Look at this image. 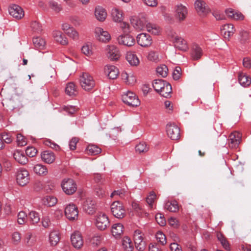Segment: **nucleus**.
Here are the masks:
<instances>
[{"instance_id": "15", "label": "nucleus", "mask_w": 251, "mask_h": 251, "mask_svg": "<svg viewBox=\"0 0 251 251\" xmlns=\"http://www.w3.org/2000/svg\"><path fill=\"white\" fill-rule=\"evenodd\" d=\"M137 41L140 46L146 47L151 44L152 38L148 34L141 33L137 36Z\"/></svg>"}, {"instance_id": "27", "label": "nucleus", "mask_w": 251, "mask_h": 251, "mask_svg": "<svg viewBox=\"0 0 251 251\" xmlns=\"http://www.w3.org/2000/svg\"><path fill=\"white\" fill-rule=\"evenodd\" d=\"M124 226L121 223L114 224L111 228V233L116 238L121 236L123 232Z\"/></svg>"}, {"instance_id": "51", "label": "nucleus", "mask_w": 251, "mask_h": 251, "mask_svg": "<svg viewBox=\"0 0 251 251\" xmlns=\"http://www.w3.org/2000/svg\"><path fill=\"white\" fill-rule=\"evenodd\" d=\"M26 214L25 212H20L18 215L17 222L18 224L20 225L24 224L26 221Z\"/></svg>"}, {"instance_id": "8", "label": "nucleus", "mask_w": 251, "mask_h": 251, "mask_svg": "<svg viewBox=\"0 0 251 251\" xmlns=\"http://www.w3.org/2000/svg\"><path fill=\"white\" fill-rule=\"evenodd\" d=\"M16 180L19 185L22 186L26 185L29 181L28 172L25 169L18 171L17 174Z\"/></svg>"}, {"instance_id": "38", "label": "nucleus", "mask_w": 251, "mask_h": 251, "mask_svg": "<svg viewBox=\"0 0 251 251\" xmlns=\"http://www.w3.org/2000/svg\"><path fill=\"white\" fill-rule=\"evenodd\" d=\"M86 151L88 155H95L101 152V149L96 145H89L86 149Z\"/></svg>"}, {"instance_id": "21", "label": "nucleus", "mask_w": 251, "mask_h": 251, "mask_svg": "<svg viewBox=\"0 0 251 251\" xmlns=\"http://www.w3.org/2000/svg\"><path fill=\"white\" fill-rule=\"evenodd\" d=\"M66 94L70 97H75L78 94L77 87L74 82L68 83L65 88Z\"/></svg>"}, {"instance_id": "40", "label": "nucleus", "mask_w": 251, "mask_h": 251, "mask_svg": "<svg viewBox=\"0 0 251 251\" xmlns=\"http://www.w3.org/2000/svg\"><path fill=\"white\" fill-rule=\"evenodd\" d=\"M57 201V199L53 196H47L43 200V204L49 207L54 206Z\"/></svg>"}, {"instance_id": "49", "label": "nucleus", "mask_w": 251, "mask_h": 251, "mask_svg": "<svg viewBox=\"0 0 251 251\" xmlns=\"http://www.w3.org/2000/svg\"><path fill=\"white\" fill-rule=\"evenodd\" d=\"M81 51L87 56H90L93 54L92 47L88 44H86L81 48Z\"/></svg>"}, {"instance_id": "28", "label": "nucleus", "mask_w": 251, "mask_h": 251, "mask_svg": "<svg viewBox=\"0 0 251 251\" xmlns=\"http://www.w3.org/2000/svg\"><path fill=\"white\" fill-rule=\"evenodd\" d=\"M202 55V49L197 45H194L191 51L192 59L194 60H198L201 58Z\"/></svg>"}, {"instance_id": "20", "label": "nucleus", "mask_w": 251, "mask_h": 251, "mask_svg": "<svg viewBox=\"0 0 251 251\" xmlns=\"http://www.w3.org/2000/svg\"><path fill=\"white\" fill-rule=\"evenodd\" d=\"M41 157L44 162L48 164H51L55 160L54 153L49 151H43L41 154Z\"/></svg>"}, {"instance_id": "44", "label": "nucleus", "mask_w": 251, "mask_h": 251, "mask_svg": "<svg viewBox=\"0 0 251 251\" xmlns=\"http://www.w3.org/2000/svg\"><path fill=\"white\" fill-rule=\"evenodd\" d=\"M168 68L165 65H161L156 68V72L158 75L163 77H166L168 74Z\"/></svg>"}, {"instance_id": "43", "label": "nucleus", "mask_w": 251, "mask_h": 251, "mask_svg": "<svg viewBox=\"0 0 251 251\" xmlns=\"http://www.w3.org/2000/svg\"><path fill=\"white\" fill-rule=\"evenodd\" d=\"M30 222L32 225L37 224L40 221L39 214L34 211H30L28 214Z\"/></svg>"}, {"instance_id": "54", "label": "nucleus", "mask_w": 251, "mask_h": 251, "mask_svg": "<svg viewBox=\"0 0 251 251\" xmlns=\"http://www.w3.org/2000/svg\"><path fill=\"white\" fill-rule=\"evenodd\" d=\"M181 75V69L179 66H176L173 73V77L174 80H178Z\"/></svg>"}, {"instance_id": "47", "label": "nucleus", "mask_w": 251, "mask_h": 251, "mask_svg": "<svg viewBox=\"0 0 251 251\" xmlns=\"http://www.w3.org/2000/svg\"><path fill=\"white\" fill-rule=\"evenodd\" d=\"M30 26L32 30L35 32L39 33L42 31L41 25L37 21H33Z\"/></svg>"}, {"instance_id": "25", "label": "nucleus", "mask_w": 251, "mask_h": 251, "mask_svg": "<svg viewBox=\"0 0 251 251\" xmlns=\"http://www.w3.org/2000/svg\"><path fill=\"white\" fill-rule=\"evenodd\" d=\"M111 17L113 20L117 23H121L123 20V11L117 8H113L111 10Z\"/></svg>"}, {"instance_id": "10", "label": "nucleus", "mask_w": 251, "mask_h": 251, "mask_svg": "<svg viewBox=\"0 0 251 251\" xmlns=\"http://www.w3.org/2000/svg\"><path fill=\"white\" fill-rule=\"evenodd\" d=\"M71 241L72 245L75 249H79L83 245L84 241L80 232L75 231L71 236Z\"/></svg>"}, {"instance_id": "48", "label": "nucleus", "mask_w": 251, "mask_h": 251, "mask_svg": "<svg viewBox=\"0 0 251 251\" xmlns=\"http://www.w3.org/2000/svg\"><path fill=\"white\" fill-rule=\"evenodd\" d=\"M122 77L124 81L128 84H132L135 80L134 76L132 75L129 76L126 72H123L122 74Z\"/></svg>"}, {"instance_id": "52", "label": "nucleus", "mask_w": 251, "mask_h": 251, "mask_svg": "<svg viewBox=\"0 0 251 251\" xmlns=\"http://www.w3.org/2000/svg\"><path fill=\"white\" fill-rule=\"evenodd\" d=\"M155 220L157 223L161 226H164L166 224V220L164 215L161 213H158L156 215Z\"/></svg>"}, {"instance_id": "42", "label": "nucleus", "mask_w": 251, "mask_h": 251, "mask_svg": "<svg viewBox=\"0 0 251 251\" xmlns=\"http://www.w3.org/2000/svg\"><path fill=\"white\" fill-rule=\"evenodd\" d=\"M149 147L145 142H140L135 146V151L139 153H145L148 151Z\"/></svg>"}, {"instance_id": "46", "label": "nucleus", "mask_w": 251, "mask_h": 251, "mask_svg": "<svg viewBox=\"0 0 251 251\" xmlns=\"http://www.w3.org/2000/svg\"><path fill=\"white\" fill-rule=\"evenodd\" d=\"M135 247L139 251H143L146 247V243L144 239L134 241Z\"/></svg>"}, {"instance_id": "12", "label": "nucleus", "mask_w": 251, "mask_h": 251, "mask_svg": "<svg viewBox=\"0 0 251 251\" xmlns=\"http://www.w3.org/2000/svg\"><path fill=\"white\" fill-rule=\"evenodd\" d=\"M188 14L187 8L182 4H177L175 8V16L179 21H184Z\"/></svg>"}, {"instance_id": "41", "label": "nucleus", "mask_w": 251, "mask_h": 251, "mask_svg": "<svg viewBox=\"0 0 251 251\" xmlns=\"http://www.w3.org/2000/svg\"><path fill=\"white\" fill-rule=\"evenodd\" d=\"M217 237L218 240L220 242L221 244L223 246V247L227 251L230 250V246L226 240V238L224 236V235L221 233H218L217 234Z\"/></svg>"}, {"instance_id": "19", "label": "nucleus", "mask_w": 251, "mask_h": 251, "mask_svg": "<svg viewBox=\"0 0 251 251\" xmlns=\"http://www.w3.org/2000/svg\"><path fill=\"white\" fill-rule=\"evenodd\" d=\"M221 30L224 38L227 39L233 34L235 30L233 25L232 24H226L224 25Z\"/></svg>"}, {"instance_id": "53", "label": "nucleus", "mask_w": 251, "mask_h": 251, "mask_svg": "<svg viewBox=\"0 0 251 251\" xmlns=\"http://www.w3.org/2000/svg\"><path fill=\"white\" fill-rule=\"evenodd\" d=\"M17 142L19 146H24L26 144V138L22 134H18L17 135Z\"/></svg>"}, {"instance_id": "1", "label": "nucleus", "mask_w": 251, "mask_h": 251, "mask_svg": "<svg viewBox=\"0 0 251 251\" xmlns=\"http://www.w3.org/2000/svg\"><path fill=\"white\" fill-rule=\"evenodd\" d=\"M61 186L63 191L67 195H72L77 190V185L75 181L70 178L63 179Z\"/></svg>"}, {"instance_id": "34", "label": "nucleus", "mask_w": 251, "mask_h": 251, "mask_svg": "<svg viewBox=\"0 0 251 251\" xmlns=\"http://www.w3.org/2000/svg\"><path fill=\"white\" fill-rule=\"evenodd\" d=\"M165 208L169 211L176 212L179 209L178 203L176 201H168L165 203Z\"/></svg>"}, {"instance_id": "63", "label": "nucleus", "mask_w": 251, "mask_h": 251, "mask_svg": "<svg viewBox=\"0 0 251 251\" xmlns=\"http://www.w3.org/2000/svg\"><path fill=\"white\" fill-rule=\"evenodd\" d=\"M95 192L98 196L102 197L104 195V190L100 186H97L95 188Z\"/></svg>"}, {"instance_id": "6", "label": "nucleus", "mask_w": 251, "mask_h": 251, "mask_svg": "<svg viewBox=\"0 0 251 251\" xmlns=\"http://www.w3.org/2000/svg\"><path fill=\"white\" fill-rule=\"evenodd\" d=\"M166 132L169 138L176 140L180 138V129L175 123H168L166 126Z\"/></svg>"}, {"instance_id": "30", "label": "nucleus", "mask_w": 251, "mask_h": 251, "mask_svg": "<svg viewBox=\"0 0 251 251\" xmlns=\"http://www.w3.org/2000/svg\"><path fill=\"white\" fill-rule=\"evenodd\" d=\"M238 81L240 84L244 87L248 86L251 83V78L243 73H239Z\"/></svg>"}, {"instance_id": "57", "label": "nucleus", "mask_w": 251, "mask_h": 251, "mask_svg": "<svg viewBox=\"0 0 251 251\" xmlns=\"http://www.w3.org/2000/svg\"><path fill=\"white\" fill-rule=\"evenodd\" d=\"M21 240V235L17 231L14 232L12 235V240L14 244H18Z\"/></svg>"}, {"instance_id": "23", "label": "nucleus", "mask_w": 251, "mask_h": 251, "mask_svg": "<svg viewBox=\"0 0 251 251\" xmlns=\"http://www.w3.org/2000/svg\"><path fill=\"white\" fill-rule=\"evenodd\" d=\"M52 36L54 39L57 42L60 43L62 45H66L68 44V40L67 38L62 33L58 30L53 31L52 32Z\"/></svg>"}, {"instance_id": "4", "label": "nucleus", "mask_w": 251, "mask_h": 251, "mask_svg": "<svg viewBox=\"0 0 251 251\" xmlns=\"http://www.w3.org/2000/svg\"><path fill=\"white\" fill-rule=\"evenodd\" d=\"M95 225L100 230H104L110 225V222L107 216L103 213H99L96 217Z\"/></svg>"}, {"instance_id": "39", "label": "nucleus", "mask_w": 251, "mask_h": 251, "mask_svg": "<svg viewBox=\"0 0 251 251\" xmlns=\"http://www.w3.org/2000/svg\"><path fill=\"white\" fill-rule=\"evenodd\" d=\"M130 22L133 27L137 30H142L145 27L143 22L137 17L132 18Z\"/></svg>"}, {"instance_id": "9", "label": "nucleus", "mask_w": 251, "mask_h": 251, "mask_svg": "<svg viewBox=\"0 0 251 251\" xmlns=\"http://www.w3.org/2000/svg\"><path fill=\"white\" fill-rule=\"evenodd\" d=\"M65 214L66 218L70 221L76 219L78 214L77 207L74 204H68L65 209Z\"/></svg>"}, {"instance_id": "3", "label": "nucleus", "mask_w": 251, "mask_h": 251, "mask_svg": "<svg viewBox=\"0 0 251 251\" xmlns=\"http://www.w3.org/2000/svg\"><path fill=\"white\" fill-rule=\"evenodd\" d=\"M123 101L131 107H137L140 105V102L136 95L130 91H128L122 96Z\"/></svg>"}, {"instance_id": "58", "label": "nucleus", "mask_w": 251, "mask_h": 251, "mask_svg": "<svg viewBox=\"0 0 251 251\" xmlns=\"http://www.w3.org/2000/svg\"><path fill=\"white\" fill-rule=\"evenodd\" d=\"M63 109L70 115H73L77 110V108L76 106L71 105L64 106Z\"/></svg>"}, {"instance_id": "24", "label": "nucleus", "mask_w": 251, "mask_h": 251, "mask_svg": "<svg viewBox=\"0 0 251 251\" xmlns=\"http://www.w3.org/2000/svg\"><path fill=\"white\" fill-rule=\"evenodd\" d=\"M95 15L98 20L100 22H103L106 19L107 13L106 10L102 7L97 6L95 8Z\"/></svg>"}, {"instance_id": "32", "label": "nucleus", "mask_w": 251, "mask_h": 251, "mask_svg": "<svg viewBox=\"0 0 251 251\" xmlns=\"http://www.w3.org/2000/svg\"><path fill=\"white\" fill-rule=\"evenodd\" d=\"M122 246L126 251H132L134 247L131 239L128 237H125L122 241Z\"/></svg>"}, {"instance_id": "35", "label": "nucleus", "mask_w": 251, "mask_h": 251, "mask_svg": "<svg viewBox=\"0 0 251 251\" xmlns=\"http://www.w3.org/2000/svg\"><path fill=\"white\" fill-rule=\"evenodd\" d=\"M33 43L35 48L38 50H43L46 45L44 39L40 37L33 38Z\"/></svg>"}, {"instance_id": "13", "label": "nucleus", "mask_w": 251, "mask_h": 251, "mask_svg": "<svg viewBox=\"0 0 251 251\" xmlns=\"http://www.w3.org/2000/svg\"><path fill=\"white\" fill-rule=\"evenodd\" d=\"M195 7L200 15H205L210 12L209 7L202 0H197L195 2Z\"/></svg>"}, {"instance_id": "26", "label": "nucleus", "mask_w": 251, "mask_h": 251, "mask_svg": "<svg viewBox=\"0 0 251 251\" xmlns=\"http://www.w3.org/2000/svg\"><path fill=\"white\" fill-rule=\"evenodd\" d=\"M126 59L131 66H137L140 62L137 55L130 51L127 52Z\"/></svg>"}, {"instance_id": "50", "label": "nucleus", "mask_w": 251, "mask_h": 251, "mask_svg": "<svg viewBox=\"0 0 251 251\" xmlns=\"http://www.w3.org/2000/svg\"><path fill=\"white\" fill-rule=\"evenodd\" d=\"M156 238L161 245H164L166 244L167 241L166 236L161 231H159L156 233Z\"/></svg>"}, {"instance_id": "5", "label": "nucleus", "mask_w": 251, "mask_h": 251, "mask_svg": "<svg viewBox=\"0 0 251 251\" xmlns=\"http://www.w3.org/2000/svg\"><path fill=\"white\" fill-rule=\"evenodd\" d=\"M111 211L113 216L118 219H123L126 215V210L119 201H114L111 205Z\"/></svg>"}, {"instance_id": "17", "label": "nucleus", "mask_w": 251, "mask_h": 251, "mask_svg": "<svg viewBox=\"0 0 251 251\" xmlns=\"http://www.w3.org/2000/svg\"><path fill=\"white\" fill-rule=\"evenodd\" d=\"M241 140V135L238 132L235 131L229 135V146L233 149L238 148Z\"/></svg>"}, {"instance_id": "64", "label": "nucleus", "mask_w": 251, "mask_h": 251, "mask_svg": "<svg viewBox=\"0 0 251 251\" xmlns=\"http://www.w3.org/2000/svg\"><path fill=\"white\" fill-rule=\"evenodd\" d=\"M170 248L171 251H182L181 247L176 243H172L170 244Z\"/></svg>"}, {"instance_id": "60", "label": "nucleus", "mask_w": 251, "mask_h": 251, "mask_svg": "<svg viewBox=\"0 0 251 251\" xmlns=\"http://www.w3.org/2000/svg\"><path fill=\"white\" fill-rule=\"evenodd\" d=\"M169 224L174 228H177L179 226L178 221L175 218L171 217L168 220Z\"/></svg>"}, {"instance_id": "61", "label": "nucleus", "mask_w": 251, "mask_h": 251, "mask_svg": "<svg viewBox=\"0 0 251 251\" xmlns=\"http://www.w3.org/2000/svg\"><path fill=\"white\" fill-rule=\"evenodd\" d=\"M144 234L139 229L134 231V240H137L144 239Z\"/></svg>"}, {"instance_id": "55", "label": "nucleus", "mask_w": 251, "mask_h": 251, "mask_svg": "<svg viewBox=\"0 0 251 251\" xmlns=\"http://www.w3.org/2000/svg\"><path fill=\"white\" fill-rule=\"evenodd\" d=\"M66 34L74 40H76L78 39V33L74 28L70 31H67Z\"/></svg>"}, {"instance_id": "18", "label": "nucleus", "mask_w": 251, "mask_h": 251, "mask_svg": "<svg viewBox=\"0 0 251 251\" xmlns=\"http://www.w3.org/2000/svg\"><path fill=\"white\" fill-rule=\"evenodd\" d=\"M95 33L97 35V38L100 41L106 42L110 39L111 36L109 33L106 31H104L100 27L96 28Z\"/></svg>"}, {"instance_id": "22", "label": "nucleus", "mask_w": 251, "mask_h": 251, "mask_svg": "<svg viewBox=\"0 0 251 251\" xmlns=\"http://www.w3.org/2000/svg\"><path fill=\"white\" fill-rule=\"evenodd\" d=\"M173 41L175 47L179 50H185L187 49L186 42L181 37L176 36Z\"/></svg>"}, {"instance_id": "11", "label": "nucleus", "mask_w": 251, "mask_h": 251, "mask_svg": "<svg viewBox=\"0 0 251 251\" xmlns=\"http://www.w3.org/2000/svg\"><path fill=\"white\" fill-rule=\"evenodd\" d=\"M9 14L17 20L21 19L24 16L23 9L19 5L12 4L8 8Z\"/></svg>"}, {"instance_id": "56", "label": "nucleus", "mask_w": 251, "mask_h": 251, "mask_svg": "<svg viewBox=\"0 0 251 251\" xmlns=\"http://www.w3.org/2000/svg\"><path fill=\"white\" fill-rule=\"evenodd\" d=\"M25 152L27 155L30 157H32L36 155L37 152V150L33 147H28L25 150Z\"/></svg>"}, {"instance_id": "62", "label": "nucleus", "mask_w": 251, "mask_h": 251, "mask_svg": "<svg viewBox=\"0 0 251 251\" xmlns=\"http://www.w3.org/2000/svg\"><path fill=\"white\" fill-rule=\"evenodd\" d=\"M42 224L43 226H44L45 228H48L51 224L49 217H43L42 220Z\"/></svg>"}, {"instance_id": "7", "label": "nucleus", "mask_w": 251, "mask_h": 251, "mask_svg": "<svg viewBox=\"0 0 251 251\" xmlns=\"http://www.w3.org/2000/svg\"><path fill=\"white\" fill-rule=\"evenodd\" d=\"M117 40L119 45L128 47H132L135 44V40L129 34L120 35L117 37Z\"/></svg>"}, {"instance_id": "14", "label": "nucleus", "mask_w": 251, "mask_h": 251, "mask_svg": "<svg viewBox=\"0 0 251 251\" xmlns=\"http://www.w3.org/2000/svg\"><path fill=\"white\" fill-rule=\"evenodd\" d=\"M107 56L111 61H116L120 57V52L117 47L114 45L109 46L107 49Z\"/></svg>"}, {"instance_id": "37", "label": "nucleus", "mask_w": 251, "mask_h": 251, "mask_svg": "<svg viewBox=\"0 0 251 251\" xmlns=\"http://www.w3.org/2000/svg\"><path fill=\"white\" fill-rule=\"evenodd\" d=\"M172 91V86L169 83L164 86L163 89L160 91L159 94L165 98H169Z\"/></svg>"}, {"instance_id": "59", "label": "nucleus", "mask_w": 251, "mask_h": 251, "mask_svg": "<svg viewBox=\"0 0 251 251\" xmlns=\"http://www.w3.org/2000/svg\"><path fill=\"white\" fill-rule=\"evenodd\" d=\"M156 194L153 191L150 192L149 196L147 198V202L150 205L152 206L154 202V200L156 198Z\"/></svg>"}, {"instance_id": "29", "label": "nucleus", "mask_w": 251, "mask_h": 251, "mask_svg": "<svg viewBox=\"0 0 251 251\" xmlns=\"http://www.w3.org/2000/svg\"><path fill=\"white\" fill-rule=\"evenodd\" d=\"M34 172L39 176H46L48 174V169L46 166L38 164L33 168Z\"/></svg>"}, {"instance_id": "36", "label": "nucleus", "mask_w": 251, "mask_h": 251, "mask_svg": "<svg viewBox=\"0 0 251 251\" xmlns=\"http://www.w3.org/2000/svg\"><path fill=\"white\" fill-rule=\"evenodd\" d=\"M60 240L59 234L56 231H51L49 235V241L51 246H55Z\"/></svg>"}, {"instance_id": "33", "label": "nucleus", "mask_w": 251, "mask_h": 251, "mask_svg": "<svg viewBox=\"0 0 251 251\" xmlns=\"http://www.w3.org/2000/svg\"><path fill=\"white\" fill-rule=\"evenodd\" d=\"M168 82L163 79H155L152 82V87L154 90L158 93L163 89L164 86Z\"/></svg>"}, {"instance_id": "31", "label": "nucleus", "mask_w": 251, "mask_h": 251, "mask_svg": "<svg viewBox=\"0 0 251 251\" xmlns=\"http://www.w3.org/2000/svg\"><path fill=\"white\" fill-rule=\"evenodd\" d=\"M15 160L21 164H25L27 162L26 156L20 151H16L13 154Z\"/></svg>"}, {"instance_id": "45", "label": "nucleus", "mask_w": 251, "mask_h": 251, "mask_svg": "<svg viewBox=\"0 0 251 251\" xmlns=\"http://www.w3.org/2000/svg\"><path fill=\"white\" fill-rule=\"evenodd\" d=\"M50 7L56 13H59L62 10L61 5L57 2L51 0L49 2Z\"/></svg>"}, {"instance_id": "16", "label": "nucleus", "mask_w": 251, "mask_h": 251, "mask_svg": "<svg viewBox=\"0 0 251 251\" xmlns=\"http://www.w3.org/2000/svg\"><path fill=\"white\" fill-rule=\"evenodd\" d=\"M104 71L109 79H116L119 75L118 69L113 65H106L104 68Z\"/></svg>"}, {"instance_id": "2", "label": "nucleus", "mask_w": 251, "mask_h": 251, "mask_svg": "<svg viewBox=\"0 0 251 251\" xmlns=\"http://www.w3.org/2000/svg\"><path fill=\"white\" fill-rule=\"evenodd\" d=\"M80 84L81 87L85 91H90L95 86V82L93 77L88 73H83L80 76Z\"/></svg>"}]
</instances>
